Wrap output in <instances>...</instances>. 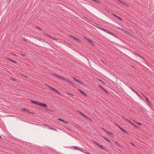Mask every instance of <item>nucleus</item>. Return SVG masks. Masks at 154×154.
<instances>
[{
  "mask_svg": "<svg viewBox=\"0 0 154 154\" xmlns=\"http://www.w3.org/2000/svg\"><path fill=\"white\" fill-rule=\"evenodd\" d=\"M93 142L96 145L98 146L100 148L102 149L103 150H104V147L103 146L100 145L98 143L95 141H93Z\"/></svg>",
  "mask_w": 154,
  "mask_h": 154,
  "instance_id": "1",
  "label": "nucleus"
},
{
  "mask_svg": "<svg viewBox=\"0 0 154 154\" xmlns=\"http://www.w3.org/2000/svg\"><path fill=\"white\" fill-rule=\"evenodd\" d=\"M45 35H46L47 36H48V37L51 38L54 40H57V39L54 38V37H52L51 35L48 34H46L45 33H43Z\"/></svg>",
  "mask_w": 154,
  "mask_h": 154,
  "instance_id": "2",
  "label": "nucleus"
},
{
  "mask_svg": "<svg viewBox=\"0 0 154 154\" xmlns=\"http://www.w3.org/2000/svg\"><path fill=\"white\" fill-rule=\"evenodd\" d=\"M38 105L40 106H43L44 107H48L47 105L46 104H45L44 103H40L39 102L38 103Z\"/></svg>",
  "mask_w": 154,
  "mask_h": 154,
  "instance_id": "3",
  "label": "nucleus"
},
{
  "mask_svg": "<svg viewBox=\"0 0 154 154\" xmlns=\"http://www.w3.org/2000/svg\"><path fill=\"white\" fill-rule=\"evenodd\" d=\"M73 147L74 149L78 150L82 152V149L78 146H73Z\"/></svg>",
  "mask_w": 154,
  "mask_h": 154,
  "instance_id": "4",
  "label": "nucleus"
},
{
  "mask_svg": "<svg viewBox=\"0 0 154 154\" xmlns=\"http://www.w3.org/2000/svg\"><path fill=\"white\" fill-rule=\"evenodd\" d=\"M69 36L70 37L72 38L73 39L76 41L78 42H80V40L78 38H77L75 37H74L73 36H72L71 35H70Z\"/></svg>",
  "mask_w": 154,
  "mask_h": 154,
  "instance_id": "5",
  "label": "nucleus"
},
{
  "mask_svg": "<svg viewBox=\"0 0 154 154\" xmlns=\"http://www.w3.org/2000/svg\"><path fill=\"white\" fill-rule=\"evenodd\" d=\"M133 54L135 56H137L139 57L140 58H141L144 61H145V60L144 58H143L142 56H140L138 54H137L135 53H133Z\"/></svg>",
  "mask_w": 154,
  "mask_h": 154,
  "instance_id": "6",
  "label": "nucleus"
},
{
  "mask_svg": "<svg viewBox=\"0 0 154 154\" xmlns=\"http://www.w3.org/2000/svg\"><path fill=\"white\" fill-rule=\"evenodd\" d=\"M116 0L119 1V2L120 3H122L124 5H126V6H127L128 7H129V5L128 4H127L126 3H125V2H124L123 1H121L120 0Z\"/></svg>",
  "mask_w": 154,
  "mask_h": 154,
  "instance_id": "7",
  "label": "nucleus"
},
{
  "mask_svg": "<svg viewBox=\"0 0 154 154\" xmlns=\"http://www.w3.org/2000/svg\"><path fill=\"white\" fill-rule=\"evenodd\" d=\"M123 117L124 118V119H125L126 120H127V121H128L129 123H130L132 124V125H133L134 126H135V125L133 123H132V122H131V121L130 120H129L126 119L124 117Z\"/></svg>",
  "mask_w": 154,
  "mask_h": 154,
  "instance_id": "8",
  "label": "nucleus"
},
{
  "mask_svg": "<svg viewBox=\"0 0 154 154\" xmlns=\"http://www.w3.org/2000/svg\"><path fill=\"white\" fill-rule=\"evenodd\" d=\"M78 90L80 92H81L82 94H84L85 97L87 96V94L84 92H83L80 89H79Z\"/></svg>",
  "mask_w": 154,
  "mask_h": 154,
  "instance_id": "9",
  "label": "nucleus"
},
{
  "mask_svg": "<svg viewBox=\"0 0 154 154\" xmlns=\"http://www.w3.org/2000/svg\"><path fill=\"white\" fill-rule=\"evenodd\" d=\"M55 75L56 77H57L63 80H65V79L64 78H63V77H62L61 76H59L57 75Z\"/></svg>",
  "mask_w": 154,
  "mask_h": 154,
  "instance_id": "10",
  "label": "nucleus"
},
{
  "mask_svg": "<svg viewBox=\"0 0 154 154\" xmlns=\"http://www.w3.org/2000/svg\"><path fill=\"white\" fill-rule=\"evenodd\" d=\"M103 138H104L105 140H106L109 143H111V142L110 141V140H109L106 137H105L104 136H103Z\"/></svg>",
  "mask_w": 154,
  "mask_h": 154,
  "instance_id": "11",
  "label": "nucleus"
},
{
  "mask_svg": "<svg viewBox=\"0 0 154 154\" xmlns=\"http://www.w3.org/2000/svg\"><path fill=\"white\" fill-rule=\"evenodd\" d=\"M7 59L9 60L10 61L15 63H17V62L15 61L14 60H12V59H10V58H7Z\"/></svg>",
  "mask_w": 154,
  "mask_h": 154,
  "instance_id": "12",
  "label": "nucleus"
},
{
  "mask_svg": "<svg viewBox=\"0 0 154 154\" xmlns=\"http://www.w3.org/2000/svg\"><path fill=\"white\" fill-rule=\"evenodd\" d=\"M31 102L33 103H34L37 105H38V103H39V102H36V101H33V100H31Z\"/></svg>",
  "mask_w": 154,
  "mask_h": 154,
  "instance_id": "13",
  "label": "nucleus"
},
{
  "mask_svg": "<svg viewBox=\"0 0 154 154\" xmlns=\"http://www.w3.org/2000/svg\"><path fill=\"white\" fill-rule=\"evenodd\" d=\"M119 128L122 130L125 133H126L127 134H128V133H127L125 130H124L122 128V127H119Z\"/></svg>",
  "mask_w": 154,
  "mask_h": 154,
  "instance_id": "14",
  "label": "nucleus"
},
{
  "mask_svg": "<svg viewBox=\"0 0 154 154\" xmlns=\"http://www.w3.org/2000/svg\"><path fill=\"white\" fill-rule=\"evenodd\" d=\"M100 29L102 30L103 31H104L106 32L107 33V31H108V30H106V29L103 28H101V27H100Z\"/></svg>",
  "mask_w": 154,
  "mask_h": 154,
  "instance_id": "15",
  "label": "nucleus"
},
{
  "mask_svg": "<svg viewBox=\"0 0 154 154\" xmlns=\"http://www.w3.org/2000/svg\"><path fill=\"white\" fill-rule=\"evenodd\" d=\"M58 120H60V121H62L63 122H65L66 123V124H67V122H66V121H64L63 120L60 119V118H59V119H58Z\"/></svg>",
  "mask_w": 154,
  "mask_h": 154,
  "instance_id": "16",
  "label": "nucleus"
},
{
  "mask_svg": "<svg viewBox=\"0 0 154 154\" xmlns=\"http://www.w3.org/2000/svg\"><path fill=\"white\" fill-rule=\"evenodd\" d=\"M107 33L110 34H111L114 36H115V35L114 34H113V33H112V32H109V31H108Z\"/></svg>",
  "mask_w": 154,
  "mask_h": 154,
  "instance_id": "17",
  "label": "nucleus"
},
{
  "mask_svg": "<svg viewBox=\"0 0 154 154\" xmlns=\"http://www.w3.org/2000/svg\"><path fill=\"white\" fill-rule=\"evenodd\" d=\"M85 39H86V40H87L90 43H91V44H92V41L90 39H89V38H85Z\"/></svg>",
  "mask_w": 154,
  "mask_h": 154,
  "instance_id": "18",
  "label": "nucleus"
},
{
  "mask_svg": "<svg viewBox=\"0 0 154 154\" xmlns=\"http://www.w3.org/2000/svg\"><path fill=\"white\" fill-rule=\"evenodd\" d=\"M79 112L80 114H81V115L84 116L85 118L86 117H87V116L85 115L84 114H83V113L82 112Z\"/></svg>",
  "mask_w": 154,
  "mask_h": 154,
  "instance_id": "19",
  "label": "nucleus"
},
{
  "mask_svg": "<svg viewBox=\"0 0 154 154\" xmlns=\"http://www.w3.org/2000/svg\"><path fill=\"white\" fill-rule=\"evenodd\" d=\"M142 95H143V97H145V99H146V100L147 101L148 103H149V100H148V98H147V97H146V96H145L143 94Z\"/></svg>",
  "mask_w": 154,
  "mask_h": 154,
  "instance_id": "20",
  "label": "nucleus"
},
{
  "mask_svg": "<svg viewBox=\"0 0 154 154\" xmlns=\"http://www.w3.org/2000/svg\"><path fill=\"white\" fill-rule=\"evenodd\" d=\"M115 143L116 144V145L118 146H119V147H120L121 146L120 144L119 143H118L116 141V142H115Z\"/></svg>",
  "mask_w": 154,
  "mask_h": 154,
  "instance_id": "21",
  "label": "nucleus"
},
{
  "mask_svg": "<svg viewBox=\"0 0 154 154\" xmlns=\"http://www.w3.org/2000/svg\"><path fill=\"white\" fill-rule=\"evenodd\" d=\"M75 81L80 83V84H83L82 82H81V81H80L78 79H76Z\"/></svg>",
  "mask_w": 154,
  "mask_h": 154,
  "instance_id": "22",
  "label": "nucleus"
},
{
  "mask_svg": "<svg viewBox=\"0 0 154 154\" xmlns=\"http://www.w3.org/2000/svg\"><path fill=\"white\" fill-rule=\"evenodd\" d=\"M116 27L117 29H120V30H121L122 31H124V29H123L121 28L120 27H117V26Z\"/></svg>",
  "mask_w": 154,
  "mask_h": 154,
  "instance_id": "23",
  "label": "nucleus"
},
{
  "mask_svg": "<svg viewBox=\"0 0 154 154\" xmlns=\"http://www.w3.org/2000/svg\"><path fill=\"white\" fill-rule=\"evenodd\" d=\"M129 88L131 89L132 91H133L134 92H135L136 91H135L134 89H133L131 87H129Z\"/></svg>",
  "mask_w": 154,
  "mask_h": 154,
  "instance_id": "24",
  "label": "nucleus"
},
{
  "mask_svg": "<svg viewBox=\"0 0 154 154\" xmlns=\"http://www.w3.org/2000/svg\"><path fill=\"white\" fill-rule=\"evenodd\" d=\"M112 15L113 16H114L115 17H116L117 18L118 17V16L116 15V14H113V13H112Z\"/></svg>",
  "mask_w": 154,
  "mask_h": 154,
  "instance_id": "25",
  "label": "nucleus"
},
{
  "mask_svg": "<svg viewBox=\"0 0 154 154\" xmlns=\"http://www.w3.org/2000/svg\"><path fill=\"white\" fill-rule=\"evenodd\" d=\"M55 91H55V92H56L58 94H60V93L56 89H55Z\"/></svg>",
  "mask_w": 154,
  "mask_h": 154,
  "instance_id": "26",
  "label": "nucleus"
},
{
  "mask_svg": "<svg viewBox=\"0 0 154 154\" xmlns=\"http://www.w3.org/2000/svg\"><path fill=\"white\" fill-rule=\"evenodd\" d=\"M22 110L23 112H24L25 111H27V109H22Z\"/></svg>",
  "mask_w": 154,
  "mask_h": 154,
  "instance_id": "27",
  "label": "nucleus"
},
{
  "mask_svg": "<svg viewBox=\"0 0 154 154\" xmlns=\"http://www.w3.org/2000/svg\"><path fill=\"white\" fill-rule=\"evenodd\" d=\"M135 93L139 97H140V95L137 93V92L136 91Z\"/></svg>",
  "mask_w": 154,
  "mask_h": 154,
  "instance_id": "28",
  "label": "nucleus"
},
{
  "mask_svg": "<svg viewBox=\"0 0 154 154\" xmlns=\"http://www.w3.org/2000/svg\"><path fill=\"white\" fill-rule=\"evenodd\" d=\"M37 39L40 41H42V40L41 38H37Z\"/></svg>",
  "mask_w": 154,
  "mask_h": 154,
  "instance_id": "29",
  "label": "nucleus"
},
{
  "mask_svg": "<svg viewBox=\"0 0 154 154\" xmlns=\"http://www.w3.org/2000/svg\"><path fill=\"white\" fill-rule=\"evenodd\" d=\"M118 19H119L120 21H122V19L120 17H119V16L117 18Z\"/></svg>",
  "mask_w": 154,
  "mask_h": 154,
  "instance_id": "30",
  "label": "nucleus"
},
{
  "mask_svg": "<svg viewBox=\"0 0 154 154\" xmlns=\"http://www.w3.org/2000/svg\"><path fill=\"white\" fill-rule=\"evenodd\" d=\"M85 118H86L87 119H88L89 120H90L91 121V118L88 117L87 116V117H86Z\"/></svg>",
  "mask_w": 154,
  "mask_h": 154,
  "instance_id": "31",
  "label": "nucleus"
},
{
  "mask_svg": "<svg viewBox=\"0 0 154 154\" xmlns=\"http://www.w3.org/2000/svg\"><path fill=\"white\" fill-rule=\"evenodd\" d=\"M21 75H22V76H23L24 77L26 78H28V77L27 76H26V75H22L21 74Z\"/></svg>",
  "mask_w": 154,
  "mask_h": 154,
  "instance_id": "32",
  "label": "nucleus"
},
{
  "mask_svg": "<svg viewBox=\"0 0 154 154\" xmlns=\"http://www.w3.org/2000/svg\"><path fill=\"white\" fill-rule=\"evenodd\" d=\"M11 79L13 80V81H17V80L16 79H14V78H11Z\"/></svg>",
  "mask_w": 154,
  "mask_h": 154,
  "instance_id": "33",
  "label": "nucleus"
},
{
  "mask_svg": "<svg viewBox=\"0 0 154 154\" xmlns=\"http://www.w3.org/2000/svg\"><path fill=\"white\" fill-rule=\"evenodd\" d=\"M45 85L46 86H47L49 88H51V87L49 85H48V84H45Z\"/></svg>",
  "mask_w": 154,
  "mask_h": 154,
  "instance_id": "34",
  "label": "nucleus"
},
{
  "mask_svg": "<svg viewBox=\"0 0 154 154\" xmlns=\"http://www.w3.org/2000/svg\"><path fill=\"white\" fill-rule=\"evenodd\" d=\"M130 143L132 144L133 146H135V144H134V143H133L132 142H130Z\"/></svg>",
  "mask_w": 154,
  "mask_h": 154,
  "instance_id": "35",
  "label": "nucleus"
},
{
  "mask_svg": "<svg viewBox=\"0 0 154 154\" xmlns=\"http://www.w3.org/2000/svg\"><path fill=\"white\" fill-rule=\"evenodd\" d=\"M50 89H51V90H53L54 91H55V89H55L54 88H52V87Z\"/></svg>",
  "mask_w": 154,
  "mask_h": 154,
  "instance_id": "36",
  "label": "nucleus"
},
{
  "mask_svg": "<svg viewBox=\"0 0 154 154\" xmlns=\"http://www.w3.org/2000/svg\"><path fill=\"white\" fill-rule=\"evenodd\" d=\"M72 78H73V79L75 81L77 79H75V78L74 77L72 76Z\"/></svg>",
  "mask_w": 154,
  "mask_h": 154,
  "instance_id": "37",
  "label": "nucleus"
},
{
  "mask_svg": "<svg viewBox=\"0 0 154 154\" xmlns=\"http://www.w3.org/2000/svg\"><path fill=\"white\" fill-rule=\"evenodd\" d=\"M92 1L95 2H97L98 1L97 0H91Z\"/></svg>",
  "mask_w": 154,
  "mask_h": 154,
  "instance_id": "38",
  "label": "nucleus"
},
{
  "mask_svg": "<svg viewBox=\"0 0 154 154\" xmlns=\"http://www.w3.org/2000/svg\"><path fill=\"white\" fill-rule=\"evenodd\" d=\"M23 40H24L25 41H26V42H27V40L26 38H23Z\"/></svg>",
  "mask_w": 154,
  "mask_h": 154,
  "instance_id": "39",
  "label": "nucleus"
},
{
  "mask_svg": "<svg viewBox=\"0 0 154 154\" xmlns=\"http://www.w3.org/2000/svg\"><path fill=\"white\" fill-rule=\"evenodd\" d=\"M37 28L38 29H39V30H42V29L41 28H40L39 27H37Z\"/></svg>",
  "mask_w": 154,
  "mask_h": 154,
  "instance_id": "40",
  "label": "nucleus"
},
{
  "mask_svg": "<svg viewBox=\"0 0 154 154\" xmlns=\"http://www.w3.org/2000/svg\"><path fill=\"white\" fill-rule=\"evenodd\" d=\"M136 123H137L138 125H141V124L140 123H137V122H136Z\"/></svg>",
  "mask_w": 154,
  "mask_h": 154,
  "instance_id": "41",
  "label": "nucleus"
},
{
  "mask_svg": "<svg viewBox=\"0 0 154 154\" xmlns=\"http://www.w3.org/2000/svg\"><path fill=\"white\" fill-rule=\"evenodd\" d=\"M112 134H113L112 132H109V134L111 135H112Z\"/></svg>",
  "mask_w": 154,
  "mask_h": 154,
  "instance_id": "42",
  "label": "nucleus"
},
{
  "mask_svg": "<svg viewBox=\"0 0 154 154\" xmlns=\"http://www.w3.org/2000/svg\"><path fill=\"white\" fill-rule=\"evenodd\" d=\"M50 129L51 130H55V131H56V130L54 128H50Z\"/></svg>",
  "mask_w": 154,
  "mask_h": 154,
  "instance_id": "43",
  "label": "nucleus"
},
{
  "mask_svg": "<svg viewBox=\"0 0 154 154\" xmlns=\"http://www.w3.org/2000/svg\"><path fill=\"white\" fill-rule=\"evenodd\" d=\"M103 131H105L106 133V131H107L106 130H105L104 129V128H103Z\"/></svg>",
  "mask_w": 154,
  "mask_h": 154,
  "instance_id": "44",
  "label": "nucleus"
},
{
  "mask_svg": "<svg viewBox=\"0 0 154 154\" xmlns=\"http://www.w3.org/2000/svg\"><path fill=\"white\" fill-rule=\"evenodd\" d=\"M21 54V55H22V56H25V54Z\"/></svg>",
  "mask_w": 154,
  "mask_h": 154,
  "instance_id": "45",
  "label": "nucleus"
},
{
  "mask_svg": "<svg viewBox=\"0 0 154 154\" xmlns=\"http://www.w3.org/2000/svg\"><path fill=\"white\" fill-rule=\"evenodd\" d=\"M68 94H69V95H72V96H73V95L72 94H71L70 93H68Z\"/></svg>",
  "mask_w": 154,
  "mask_h": 154,
  "instance_id": "46",
  "label": "nucleus"
},
{
  "mask_svg": "<svg viewBox=\"0 0 154 154\" xmlns=\"http://www.w3.org/2000/svg\"><path fill=\"white\" fill-rule=\"evenodd\" d=\"M27 111L29 113H32V112H29L28 110H27Z\"/></svg>",
  "mask_w": 154,
  "mask_h": 154,
  "instance_id": "47",
  "label": "nucleus"
},
{
  "mask_svg": "<svg viewBox=\"0 0 154 154\" xmlns=\"http://www.w3.org/2000/svg\"><path fill=\"white\" fill-rule=\"evenodd\" d=\"M99 87L101 88H102V89H103V88L100 85H99Z\"/></svg>",
  "mask_w": 154,
  "mask_h": 154,
  "instance_id": "48",
  "label": "nucleus"
},
{
  "mask_svg": "<svg viewBox=\"0 0 154 154\" xmlns=\"http://www.w3.org/2000/svg\"><path fill=\"white\" fill-rule=\"evenodd\" d=\"M85 153L86 154H91L89 152H85Z\"/></svg>",
  "mask_w": 154,
  "mask_h": 154,
  "instance_id": "49",
  "label": "nucleus"
},
{
  "mask_svg": "<svg viewBox=\"0 0 154 154\" xmlns=\"http://www.w3.org/2000/svg\"><path fill=\"white\" fill-rule=\"evenodd\" d=\"M106 133H107V134H109V132H108L107 131H106Z\"/></svg>",
  "mask_w": 154,
  "mask_h": 154,
  "instance_id": "50",
  "label": "nucleus"
},
{
  "mask_svg": "<svg viewBox=\"0 0 154 154\" xmlns=\"http://www.w3.org/2000/svg\"><path fill=\"white\" fill-rule=\"evenodd\" d=\"M45 125V126H47L48 127H49V128H50V127L48 125Z\"/></svg>",
  "mask_w": 154,
  "mask_h": 154,
  "instance_id": "51",
  "label": "nucleus"
},
{
  "mask_svg": "<svg viewBox=\"0 0 154 154\" xmlns=\"http://www.w3.org/2000/svg\"><path fill=\"white\" fill-rule=\"evenodd\" d=\"M104 91H106V92H107V91L105 89H104L103 88V89Z\"/></svg>",
  "mask_w": 154,
  "mask_h": 154,
  "instance_id": "52",
  "label": "nucleus"
},
{
  "mask_svg": "<svg viewBox=\"0 0 154 154\" xmlns=\"http://www.w3.org/2000/svg\"><path fill=\"white\" fill-rule=\"evenodd\" d=\"M116 125L119 128V127H121L119 126L118 125Z\"/></svg>",
  "mask_w": 154,
  "mask_h": 154,
  "instance_id": "53",
  "label": "nucleus"
},
{
  "mask_svg": "<svg viewBox=\"0 0 154 154\" xmlns=\"http://www.w3.org/2000/svg\"><path fill=\"white\" fill-rule=\"evenodd\" d=\"M13 54L14 55H15V56H16V54Z\"/></svg>",
  "mask_w": 154,
  "mask_h": 154,
  "instance_id": "54",
  "label": "nucleus"
},
{
  "mask_svg": "<svg viewBox=\"0 0 154 154\" xmlns=\"http://www.w3.org/2000/svg\"><path fill=\"white\" fill-rule=\"evenodd\" d=\"M68 83H70V82L68 80Z\"/></svg>",
  "mask_w": 154,
  "mask_h": 154,
  "instance_id": "55",
  "label": "nucleus"
},
{
  "mask_svg": "<svg viewBox=\"0 0 154 154\" xmlns=\"http://www.w3.org/2000/svg\"><path fill=\"white\" fill-rule=\"evenodd\" d=\"M0 138L2 139V137H1L0 136Z\"/></svg>",
  "mask_w": 154,
  "mask_h": 154,
  "instance_id": "56",
  "label": "nucleus"
},
{
  "mask_svg": "<svg viewBox=\"0 0 154 154\" xmlns=\"http://www.w3.org/2000/svg\"><path fill=\"white\" fill-rule=\"evenodd\" d=\"M1 84V83L0 82V84Z\"/></svg>",
  "mask_w": 154,
  "mask_h": 154,
  "instance_id": "57",
  "label": "nucleus"
}]
</instances>
